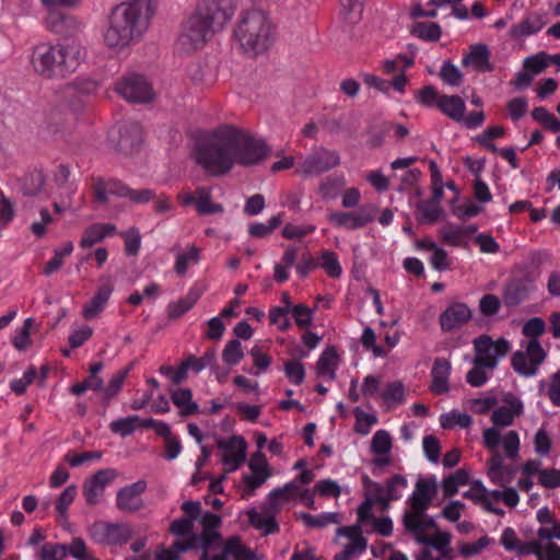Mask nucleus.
Here are the masks:
<instances>
[{"label":"nucleus","mask_w":560,"mask_h":560,"mask_svg":"<svg viewBox=\"0 0 560 560\" xmlns=\"http://www.w3.org/2000/svg\"><path fill=\"white\" fill-rule=\"evenodd\" d=\"M411 537L421 545H427L440 553L444 559H453L454 550L451 547V534L438 529V525L432 520L431 524L420 523L417 529H405Z\"/></svg>","instance_id":"9d476101"},{"label":"nucleus","mask_w":560,"mask_h":560,"mask_svg":"<svg viewBox=\"0 0 560 560\" xmlns=\"http://www.w3.org/2000/svg\"><path fill=\"white\" fill-rule=\"evenodd\" d=\"M382 397L386 405L393 407L401 404L405 399V386L400 381H395L386 385Z\"/></svg>","instance_id":"6e6d98bb"},{"label":"nucleus","mask_w":560,"mask_h":560,"mask_svg":"<svg viewBox=\"0 0 560 560\" xmlns=\"http://www.w3.org/2000/svg\"><path fill=\"white\" fill-rule=\"evenodd\" d=\"M438 490L435 476L421 477L417 480L412 493L406 500V509L402 513L401 522L405 529H417L423 522L432 523L433 517L427 512Z\"/></svg>","instance_id":"423d86ee"},{"label":"nucleus","mask_w":560,"mask_h":560,"mask_svg":"<svg viewBox=\"0 0 560 560\" xmlns=\"http://www.w3.org/2000/svg\"><path fill=\"white\" fill-rule=\"evenodd\" d=\"M97 82L86 78L77 77L60 89L63 98L68 100L72 105L79 104L86 96L92 95L97 90Z\"/></svg>","instance_id":"b1692460"},{"label":"nucleus","mask_w":560,"mask_h":560,"mask_svg":"<svg viewBox=\"0 0 560 560\" xmlns=\"http://www.w3.org/2000/svg\"><path fill=\"white\" fill-rule=\"evenodd\" d=\"M440 75L442 80L451 86H458L463 82V73L451 61H444L442 63Z\"/></svg>","instance_id":"69168bd1"},{"label":"nucleus","mask_w":560,"mask_h":560,"mask_svg":"<svg viewBox=\"0 0 560 560\" xmlns=\"http://www.w3.org/2000/svg\"><path fill=\"white\" fill-rule=\"evenodd\" d=\"M472 422L471 417L466 412L452 410L440 416V424L443 429H453L459 427L466 429Z\"/></svg>","instance_id":"3c124183"},{"label":"nucleus","mask_w":560,"mask_h":560,"mask_svg":"<svg viewBox=\"0 0 560 560\" xmlns=\"http://www.w3.org/2000/svg\"><path fill=\"white\" fill-rule=\"evenodd\" d=\"M85 57V50L78 42L65 44L40 43L31 55V65L42 78L59 80L73 73Z\"/></svg>","instance_id":"7ed1b4c3"},{"label":"nucleus","mask_w":560,"mask_h":560,"mask_svg":"<svg viewBox=\"0 0 560 560\" xmlns=\"http://www.w3.org/2000/svg\"><path fill=\"white\" fill-rule=\"evenodd\" d=\"M536 290L535 282L527 278H514L510 280L502 291V301L508 307H514L527 301Z\"/></svg>","instance_id":"6ab92c4d"},{"label":"nucleus","mask_w":560,"mask_h":560,"mask_svg":"<svg viewBox=\"0 0 560 560\" xmlns=\"http://www.w3.org/2000/svg\"><path fill=\"white\" fill-rule=\"evenodd\" d=\"M225 552L231 553L234 560H256V553L243 545L238 536L225 540Z\"/></svg>","instance_id":"8fccbe9b"},{"label":"nucleus","mask_w":560,"mask_h":560,"mask_svg":"<svg viewBox=\"0 0 560 560\" xmlns=\"http://www.w3.org/2000/svg\"><path fill=\"white\" fill-rule=\"evenodd\" d=\"M460 224L446 223L439 229L441 241L453 247H467Z\"/></svg>","instance_id":"79ce46f5"},{"label":"nucleus","mask_w":560,"mask_h":560,"mask_svg":"<svg viewBox=\"0 0 560 560\" xmlns=\"http://www.w3.org/2000/svg\"><path fill=\"white\" fill-rule=\"evenodd\" d=\"M142 421L139 416L119 418L109 423V430L121 438H126L140 428Z\"/></svg>","instance_id":"49530a36"},{"label":"nucleus","mask_w":560,"mask_h":560,"mask_svg":"<svg viewBox=\"0 0 560 560\" xmlns=\"http://www.w3.org/2000/svg\"><path fill=\"white\" fill-rule=\"evenodd\" d=\"M442 213V208L430 200H422L417 205L416 218L422 224L435 223Z\"/></svg>","instance_id":"c03bdc74"},{"label":"nucleus","mask_w":560,"mask_h":560,"mask_svg":"<svg viewBox=\"0 0 560 560\" xmlns=\"http://www.w3.org/2000/svg\"><path fill=\"white\" fill-rule=\"evenodd\" d=\"M117 471L112 468L100 469L91 478H89L83 485V494L89 504L95 505L101 501L104 494L105 488L109 485L115 477Z\"/></svg>","instance_id":"412c9836"},{"label":"nucleus","mask_w":560,"mask_h":560,"mask_svg":"<svg viewBox=\"0 0 560 560\" xmlns=\"http://www.w3.org/2000/svg\"><path fill=\"white\" fill-rule=\"evenodd\" d=\"M524 350H517L511 358L513 370L522 376H535L539 365L545 361L547 353L538 339L522 342Z\"/></svg>","instance_id":"ddd939ff"},{"label":"nucleus","mask_w":560,"mask_h":560,"mask_svg":"<svg viewBox=\"0 0 560 560\" xmlns=\"http://www.w3.org/2000/svg\"><path fill=\"white\" fill-rule=\"evenodd\" d=\"M298 518L303 521V523L307 527L312 528H323L330 524H338L339 523V516L337 513L332 512H325L318 515H312L305 512H301L298 514Z\"/></svg>","instance_id":"de8ad7c7"},{"label":"nucleus","mask_w":560,"mask_h":560,"mask_svg":"<svg viewBox=\"0 0 560 560\" xmlns=\"http://www.w3.org/2000/svg\"><path fill=\"white\" fill-rule=\"evenodd\" d=\"M114 287L110 282H106L97 289L93 299L84 306L82 315L85 319L95 318L108 302Z\"/></svg>","instance_id":"c9c22d12"},{"label":"nucleus","mask_w":560,"mask_h":560,"mask_svg":"<svg viewBox=\"0 0 560 560\" xmlns=\"http://www.w3.org/2000/svg\"><path fill=\"white\" fill-rule=\"evenodd\" d=\"M340 163L341 159L337 151L320 145L302 159L296 172L304 177H313L336 168Z\"/></svg>","instance_id":"1a4fd4ad"},{"label":"nucleus","mask_w":560,"mask_h":560,"mask_svg":"<svg viewBox=\"0 0 560 560\" xmlns=\"http://www.w3.org/2000/svg\"><path fill=\"white\" fill-rule=\"evenodd\" d=\"M218 447L222 452V462L228 467V472L238 469L246 459L247 444L245 439L241 435L220 439L218 441Z\"/></svg>","instance_id":"a211bd4d"},{"label":"nucleus","mask_w":560,"mask_h":560,"mask_svg":"<svg viewBox=\"0 0 560 560\" xmlns=\"http://www.w3.org/2000/svg\"><path fill=\"white\" fill-rule=\"evenodd\" d=\"M298 490L296 481H290L281 488L273 489L268 494L267 502L261 505V509L276 517L281 511V501L290 500Z\"/></svg>","instance_id":"7c9ffc66"},{"label":"nucleus","mask_w":560,"mask_h":560,"mask_svg":"<svg viewBox=\"0 0 560 560\" xmlns=\"http://www.w3.org/2000/svg\"><path fill=\"white\" fill-rule=\"evenodd\" d=\"M267 143L235 125L212 130L195 149V160L211 176L229 173L234 165L250 166L268 155Z\"/></svg>","instance_id":"f257e3e1"},{"label":"nucleus","mask_w":560,"mask_h":560,"mask_svg":"<svg viewBox=\"0 0 560 560\" xmlns=\"http://www.w3.org/2000/svg\"><path fill=\"white\" fill-rule=\"evenodd\" d=\"M475 358L474 364L487 366L488 370L493 371L501 359H503L511 350V342L501 337L493 340L489 335H481L474 339Z\"/></svg>","instance_id":"6e6552de"},{"label":"nucleus","mask_w":560,"mask_h":560,"mask_svg":"<svg viewBox=\"0 0 560 560\" xmlns=\"http://www.w3.org/2000/svg\"><path fill=\"white\" fill-rule=\"evenodd\" d=\"M524 350H517L511 358L513 370L522 376H535L539 365L545 361L547 353L538 339L522 342Z\"/></svg>","instance_id":"f8f14e48"},{"label":"nucleus","mask_w":560,"mask_h":560,"mask_svg":"<svg viewBox=\"0 0 560 560\" xmlns=\"http://www.w3.org/2000/svg\"><path fill=\"white\" fill-rule=\"evenodd\" d=\"M471 318V311L465 303L450 304L440 315L439 322L443 331H452L462 327Z\"/></svg>","instance_id":"393cba45"},{"label":"nucleus","mask_w":560,"mask_h":560,"mask_svg":"<svg viewBox=\"0 0 560 560\" xmlns=\"http://www.w3.org/2000/svg\"><path fill=\"white\" fill-rule=\"evenodd\" d=\"M130 372V366L117 371L112 375L106 386L103 385L102 400L104 404H109L117 394L121 390L127 375Z\"/></svg>","instance_id":"37998d69"},{"label":"nucleus","mask_w":560,"mask_h":560,"mask_svg":"<svg viewBox=\"0 0 560 560\" xmlns=\"http://www.w3.org/2000/svg\"><path fill=\"white\" fill-rule=\"evenodd\" d=\"M244 357L242 343L238 339L228 341L223 351L222 359L229 365H236Z\"/></svg>","instance_id":"13d9d810"},{"label":"nucleus","mask_w":560,"mask_h":560,"mask_svg":"<svg viewBox=\"0 0 560 560\" xmlns=\"http://www.w3.org/2000/svg\"><path fill=\"white\" fill-rule=\"evenodd\" d=\"M196 521H198L202 527L200 540L203 553L201 560H207L208 550L212 547L213 542L221 540V535L217 529L221 526L222 518L220 515L212 512L202 511L201 503L199 502V516Z\"/></svg>","instance_id":"aec40b11"},{"label":"nucleus","mask_w":560,"mask_h":560,"mask_svg":"<svg viewBox=\"0 0 560 560\" xmlns=\"http://www.w3.org/2000/svg\"><path fill=\"white\" fill-rule=\"evenodd\" d=\"M114 90L129 103L144 104L154 98L152 84L144 75L135 72L119 78L114 84Z\"/></svg>","instance_id":"9b49d317"},{"label":"nucleus","mask_w":560,"mask_h":560,"mask_svg":"<svg viewBox=\"0 0 560 560\" xmlns=\"http://www.w3.org/2000/svg\"><path fill=\"white\" fill-rule=\"evenodd\" d=\"M154 14V0H130L116 5L103 32L109 48H125L139 39L148 30Z\"/></svg>","instance_id":"f03ea898"},{"label":"nucleus","mask_w":560,"mask_h":560,"mask_svg":"<svg viewBox=\"0 0 560 560\" xmlns=\"http://www.w3.org/2000/svg\"><path fill=\"white\" fill-rule=\"evenodd\" d=\"M80 3L81 0H40L44 24L57 35H75L82 31L84 23L69 11Z\"/></svg>","instance_id":"0eeeda50"},{"label":"nucleus","mask_w":560,"mask_h":560,"mask_svg":"<svg viewBox=\"0 0 560 560\" xmlns=\"http://www.w3.org/2000/svg\"><path fill=\"white\" fill-rule=\"evenodd\" d=\"M488 451L492 454L487 462L488 476L494 485L505 487L512 481L516 469L513 465H504L505 455L500 453L499 447Z\"/></svg>","instance_id":"5701e85b"},{"label":"nucleus","mask_w":560,"mask_h":560,"mask_svg":"<svg viewBox=\"0 0 560 560\" xmlns=\"http://www.w3.org/2000/svg\"><path fill=\"white\" fill-rule=\"evenodd\" d=\"M199 259V249L191 245L185 253H180L176 256L174 270L177 275L184 276L187 272L189 265L197 264Z\"/></svg>","instance_id":"5fc2aeb1"},{"label":"nucleus","mask_w":560,"mask_h":560,"mask_svg":"<svg viewBox=\"0 0 560 560\" xmlns=\"http://www.w3.org/2000/svg\"><path fill=\"white\" fill-rule=\"evenodd\" d=\"M337 365V352L334 347H328L322 352L316 362V373L319 377L334 381L336 378Z\"/></svg>","instance_id":"58836bf2"},{"label":"nucleus","mask_w":560,"mask_h":560,"mask_svg":"<svg viewBox=\"0 0 560 560\" xmlns=\"http://www.w3.org/2000/svg\"><path fill=\"white\" fill-rule=\"evenodd\" d=\"M67 556V545L51 542L44 544L39 552L42 560H62Z\"/></svg>","instance_id":"774afa93"},{"label":"nucleus","mask_w":560,"mask_h":560,"mask_svg":"<svg viewBox=\"0 0 560 560\" xmlns=\"http://www.w3.org/2000/svg\"><path fill=\"white\" fill-rule=\"evenodd\" d=\"M249 354L253 358L254 366L256 368V371L250 372L252 374L258 376L268 370L271 364V358L262 351L260 346H253L249 350Z\"/></svg>","instance_id":"0e129e2a"},{"label":"nucleus","mask_w":560,"mask_h":560,"mask_svg":"<svg viewBox=\"0 0 560 560\" xmlns=\"http://www.w3.org/2000/svg\"><path fill=\"white\" fill-rule=\"evenodd\" d=\"M215 350L214 349H208L203 355L197 358L192 354L188 355L184 361L188 368L189 371H192L194 373H199L206 368L212 366L215 361Z\"/></svg>","instance_id":"864d4df0"},{"label":"nucleus","mask_w":560,"mask_h":560,"mask_svg":"<svg viewBox=\"0 0 560 560\" xmlns=\"http://www.w3.org/2000/svg\"><path fill=\"white\" fill-rule=\"evenodd\" d=\"M92 190L95 200L105 205L108 202L109 195L124 198L126 196V191H128V186L118 179L96 177L94 178Z\"/></svg>","instance_id":"c85d7f7f"},{"label":"nucleus","mask_w":560,"mask_h":560,"mask_svg":"<svg viewBox=\"0 0 560 560\" xmlns=\"http://www.w3.org/2000/svg\"><path fill=\"white\" fill-rule=\"evenodd\" d=\"M173 404L179 409L182 416L187 417L199 412V406L192 400V393L189 388H177L172 392Z\"/></svg>","instance_id":"ea45409f"},{"label":"nucleus","mask_w":560,"mask_h":560,"mask_svg":"<svg viewBox=\"0 0 560 560\" xmlns=\"http://www.w3.org/2000/svg\"><path fill=\"white\" fill-rule=\"evenodd\" d=\"M212 34L208 26L202 23V20L191 14L182 24L176 48L185 54L194 52L201 49Z\"/></svg>","instance_id":"2eb2a0df"},{"label":"nucleus","mask_w":560,"mask_h":560,"mask_svg":"<svg viewBox=\"0 0 560 560\" xmlns=\"http://www.w3.org/2000/svg\"><path fill=\"white\" fill-rule=\"evenodd\" d=\"M345 185L346 180L342 175L328 176L320 180L318 185V194L323 199H335Z\"/></svg>","instance_id":"a18cd8bd"},{"label":"nucleus","mask_w":560,"mask_h":560,"mask_svg":"<svg viewBox=\"0 0 560 560\" xmlns=\"http://www.w3.org/2000/svg\"><path fill=\"white\" fill-rule=\"evenodd\" d=\"M463 497L472 501L475 504L480 505L482 509L489 501L488 489L479 480L472 482L471 487L463 493Z\"/></svg>","instance_id":"680f3d73"},{"label":"nucleus","mask_w":560,"mask_h":560,"mask_svg":"<svg viewBox=\"0 0 560 560\" xmlns=\"http://www.w3.org/2000/svg\"><path fill=\"white\" fill-rule=\"evenodd\" d=\"M408 481L406 477L401 475H395L386 480L385 485V498H377V503L386 508L390 501H396L401 498L399 489L406 488Z\"/></svg>","instance_id":"a19ab883"},{"label":"nucleus","mask_w":560,"mask_h":560,"mask_svg":"<svg viewBox=\"0 0 560 560\" xmlns=\"http://www.w3.org/2000/svg\"><path fill=\"white\" fill-rule=\"evenodd\" d=\"M214 34L222 30L234 14L232 0H202L192 13Z\"/></svg>","instance_id":"4468645a"},{"label":"nucleus","mask_w":560,"mask_h":560,"mask_svg":"<svg viewBox=\"0 0 560 560\" xmlns=\"http://www.w3.org/2000/svg\"><path fill=\"white\" fill-rule=\"evenodd\" d=\"M147 489L144 480H138L131 485L125 486L116 494V506L124 512H137L142 508L141 494Z\"/></svg>","instance_id":"4be33fe9"},{"label":"nucleus","mask_w":560,"mask_h":560,"mask_svg":"<svg viewBox=\"0 0 560 560\" xmlns=\"http://www.w3.org/2000/svg\"><path fill=\"white\" fill-rule=\"evenodd\" d=\"M451 363L444 358H436L431 370V390L436 395L445 394L450 390L448 377L451 374Z\"/></svg>","instance_id":"2f4dec72"},{"label":"nucleus","mask_w":560,"mask_h":560,"mask_svg":"<svg viewBox=\"0 0 560 560\" xmlns=\"http://www.w3.org/2000/svg\"><path fill=\"white\" fill-rule=\"evenodd\" d=\"M178 200L183 206L195 205L196 211L200 215H210L222 213L224 208L221 203L212 201V188L200 186L195 192L183 191L178 195Z\"/></svg>","instance_id":"f3484780"},{"label":"nucleus","mask_w":560,"mask_h":560,"mask_svg":"<svg viewBox=\"0 0 560 560\" xmlns=\"http://www.w3.org/2000/svg\"><path fill=\"white\" fill-rule=\"evenodd\" d=\"M438 108L455 121H462L466 110L464 100L458 95H440Z\"/></svg>","instance_id":"4c0bfd02"},{"label":"nucleus","mask_w":560,"mask_h":560,"mask_svg":"<svg viewBox=\"0 0 560 560\" xmlns=\"http://www.w3.org/2000/svg\"><path fill=\"white\" fill-rule=\"evenodd\" d=\"M329 220L338 228L357 230L370 223L373 217L368 209L361 208L351 212H334L329 215Z\"/></svg>","instance_id":"cd10ccee"},{"label":"nucleus","mask_w":560,"mask_h":560,"mask_svg":"<svg viewBox=\"0 0 560 560\" xmlns=\"http://www.w3.org/2000/svg\"><path fill=\"white\" fill-rule=\"evenodd\" d=\"M320 266L325 269L331 278H339L342 273V268L337 255L330 250H324L320 255Z\"/></svg>","instance_id":"052dcab7"},{"label":"nucleus","mask_w":560,"mask_h":560,"mask_svg":"<svg viewBox=\"0 0 560 560\" xmlns=\"http://www.w3.org/2000/svg\"><path fill=\"white\" fill-rule=\"evenodd\" d=\"M142 142V130L138 122H128L119 128L115 149L124 154L132 153Z\"/></svg>","instance_id":"c756f323"},{"label":"nucleus","mask_w":560,"mask_h":560,"mask_svg":"<svg viewBox=\"0 0 560 560\" xmlns=\"http://www.w3.org/2000/svg\"><path fill=\"white\" fill-rule=\"evenodd\" d=\"M45 184V176L42 172L35 171L24 176L22 192L26 196H36L42 192Z\"/></svg>","instance_id":"603ef678"},{"label":"nucleus","mask_w":560,"mask_h":560,"mask_svg":"<svg viewBox=\"0 0 560 560\" xmlns=\"http://www.w3.org/2000/svg\"><path fill=\"white\" fill-rule=\"evenodd\" d=\"M185 517L174 520L171 523L170 532L178 537L190 535L194 530V523L199 516V501L188 500L180 505Z\"/></svg>","instance_id":"bb28decb"},{"label":"nucleus","mask_w":560,"mask_h":560,"mask_svg":"<svg viewBox=\"0 0 560 560\" xmlns=\"http://www.w3.org/2000/svg\"><path fill=\"white\" fill-rule=\"evenodd\" d=\"M491 52L487 45L475 44L470 46L469 51L463 57V67L471 68L476 72H491L494 66L490 61Z\"/></svg>","instance_id":"a878e982"},{"label":"nucleus","mask_w":560,"mask_h":560,"mask_svg":"<svg viewBox=\"0 0 560 560\" xmlns=\"http://www.w3.org/2000/svg\"><path fill=\"white\" fill-rule=\"evenodd\" d=\"M235 36L245 52L261 54L271 44L272 24L262 11H248L240 21Z\"/></svg>","instance_id":"39448f33"},{"label":"nucleus","mask_w":560,"mask_h":560,"mask_svg":"<svg viewBox=\"0 0 560 560\" xmlns=\"http://www.w3.org/2000/svg\"><path fill=\"white\" fill-rule=\"evenodd\" d=\"M469 475L464 469H457L455 472L444 478L442 481V491L445 498L453 497L457 493L458 488L467 485Z\"/></svg>","instance_id":"09e8293b"},{"label":"nucleus","mask_w":560,"mask_h":560,"mask_svg":"<svg viewBox=\"0 0 560 560\" xmlns=\"http://www.w3.org/2000/svg\"><path fill=\"white\" fill-rule=\"evenodd\" d=\"M249 524L260 530L264 536L276 534L279 532V524L276 521V517L268 512L260 510L252 509L247 513Z\"/></svg>","instance_id":"e433bc0d"},{"label":"nucleus","mask_w":560,"mask_h":560,"mask_svg":"<svg viewBox=\"0 0 560 560\" xmlns=\"http://www.w3.org/2000/svg\"><path fill=\"white\" fill-rule=\"evenodd\" d=\"M392 450V438L385 430H378L374 433L371 441V452L375 455H387Z\"/></svg>","instance_id":"4d7b16f0"},{"label":"nucleus","mask_w":560,"mask_h":560,"mask_svg":"<svg viewBox=\"0 0 560 560\" xmlns=\"http://www.w3.org/2000/svg\"><path fill=\"white\" fill-rule=\"evenodd\" d=\"M506 405L500 406L491 415L492 427L482 432V443L487 450H494L502 444L505 458L514 460L520 455L521 441L515 430H510L503 436L501 428L513 424L514 419L523 413V402L515 396L509 395L505 398Z\"/></svg>","instance_id":"20e7f679"},{"label":"nucleus","mask_w":560,"mask_h":560,"mask_svg":"<svg viewBox=\"0 0 560 560\" xmlns=\"http://www.w3.org/2000/svg\"><path fill=\"white\" fill-rule=\"evenodd\" d=\"M545 25L542 15L539 13H529L524 16V19L517 23L514 24L509 30V36L512 39H521L524 37H528L530 35H534L538 33Z\"/></svg>","instance_id":"72a5a7b5"},{"label":"nucleus","mask_w":560,"mask_h":560,"mask_svg":"<svg viewBox=\"0 0 560 560\" xmlns=\"http://www.w3.org/2000/svg\"><path fill=\"white\" fill-rule=\"evenodd\" d=\"M283 371L288 380L294 385L302 384L305 378V369L300 361H287L284 363Z\"/></svg>","instance_id":"338daca9"},{"label":"nucleus","mask_w":560,"mask_h":560,"mask_svg":"<svg viewBox=\"0 0 560 560\" xmlns=\"http://www.w3.org/2000/svg\"><path fill=\"white\" fill-rule=\"evenodd\" d=\"M117 232L116 225L113 223H94L88 226L82 234L80 246L90 248L95 244L103 242L106 237Z\"/></svg>","instance_id":"f704fd0d"},{"label":"nucleus","mask_w":560,"mask_h":560,"mask_svg":"<svg viewBox=\"0 0 560 560\" xmlns=\"http://www.w3.org/2000/svg\"><path fill=\"white\" fill-rule=\"evenodd\" d=\"M192 548L191 541H175L170 548L156 552L155 560H178L180 553Z\"/></svg>","instance_id":"bf43d9fd"},{"label":"nucleus","mask_w":560,"mask_h":560,"mask_svg":"<svg viewBox=\"0 0 560 560\" xmlns=\"http://www.w3.org/2000/svg\"><path fill=\"white\" fill-rule=\"evenodd\" d=\"M33 318L28 317L24 320L23 326L15 330L14 336L12 338V343L15 347V349L22 351L30 346V331L33 326Z\"/></svg>","instance_id":"e2e57ef3"},{"label":"nucleus","mask_w":560,"mask_h":560,"mask_svg":"<svg viewBox=\"0 0 560 560\" xmlns=\"http://www.w3.org/2000/svg\"><path fill=\"white\" fill-rule=\"evenodd\" d=\"M90 534L96 542L112 546H121L131 537L128 525L122 523L113 524L103 521L95 522L90 528Z\"/></svg>","instance_id":"dca6fc26"},{"label":"nucleus","mask_w":560,"mask_h":560,"mask_svg":"<svg viewBox=\"0 0 560 560\" xmlns=\"http://www.w3.org/2000/svg\"><path fill=\"white\" fill-rule=\"evenodd\" d=\"M203 290L201 287L195 284L189 288L187 294L184 298L175 302H171L167 305V316L171 319H177L191 310L198 300L201 298Z\"/></svg>","instance_id":"473e14b6"}]
</instances>
